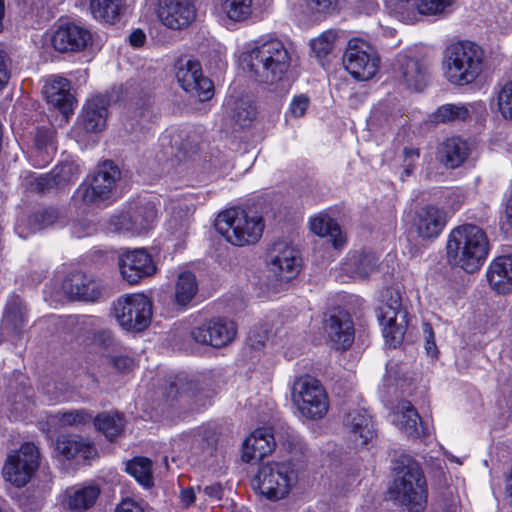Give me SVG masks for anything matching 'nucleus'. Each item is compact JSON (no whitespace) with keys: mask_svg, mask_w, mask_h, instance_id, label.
Masks as SVG:
<instances>
[{"mask_svg":"<svg viewBox=\"0 0 512 512\" xmlns=\"http://www.w3.org/2000/svg\"><path fill=\"white\" fill-rule=\"evenodd\" d=\"M241 59L250 76L259 83L280 82L291 66V54L282 40L264 35L245 45Z\"/></svg>","mask_w":512,"mask_h":512,"instance_id":"f257e3e1","label":"nucleus"},{"mask_svg":"<svg viewBox=\"0 0 512 512\" xmlns=\"http://www.w3.org/2000/svg\"><path fill=\"white\" fill-rule=\"evenodd\" d=\"M446 248L449 261L468 273L480 268L489 249L484 231L472 224L453 229Z\"/></svg>","mask_w":512,"mask_h":512,"instance_id":"f03ea898","label":"nucleus"},{"mask_svg":"<svg viewBox=\"0 0 512 512\" xmlns=\"http://www.w3.org/2000/svg\"><path fill=\"white\" fill-rule=\"evenodd\" d=\"M443 74L453 85L473 83L484 68V51L474 42L458 41L450 44L443 57Z\"/></svg>","mask_w":512,"mask_h":512,"instance_id":"7ed1b4c3","label":"nucleus"},{"mask_svg":"<svg viewBox=\"0 0 512 512\" xmlns=\"http://www.w3.org/2000/svg\"><path fill=\"white\" fill-rule=\"evenodd\" d=\"M392 470L394 480L389 488L391 498L411 511L421 510L427 500V486L419 464L402 456L394 462Z\"/></svg>","mask_w":512,"mask_h":512,"instance_id":"20e7f679","label":"nucleus"},{"mask_svg":"<svg viewBox=\"0 0 512 512\" xmlns=\"http://www.w3.org/2000/svg\"><path fill=\"white\" fill-rule=\"evenodd\" d=\"M215 229L234 246L256 244L264 230L263 218L246 210L231 208L221 212L215 220Z\"/></svg>","mask_w":512,"mask_h":512,"instance_id":"39448f33","label":"nucleus"},{"mask_svg":"<svg viewBox=\"0 0 512 512\" xmlns=\"http://www.w3.org/2000/svg\"><path fill=\"white\" fill-rule=\"evenodd\" d=\"M121 172L112 161L103 162L95 173L88 176L76 189L73 198L80 206H99L109 200L120 179Z\"/></svg>","mask_w":512,"mask_h":512,"instance_id":"423d86ee","label":"nucleus"},{"mask_svg":"<svg viewBox=\"0 0 512 512\" xmlns=\"http://www.w3.org/2000/svg\"><path fill=\"white\" fill-rule=\"evenodd\" d=\"M297 480V470L290 461L268 462L259 467L254 485L261 495L277 501L288 496Z\"/></svg>","mask_w":512,"mask_h":512,"instance_id":"0eeeda50","label":"nucleus"},{"mask_svg":"<svg viewBox=\"0 0 512 512\" xmlns=\"http://www.w3.org/2000/svg\"><path fill=\"white\" fill-rule=\"evenodd\" d=\"M382 303L378 319L383 326L386 343L395 348L400 345L408 326V313L402 307L401 293L393 287L385 288L381 293Z\"/></svg>","mask_w":512,"mask_h":512,"instance_id":"6e6552de","label":"nucleus"},{"mask_svg":"<svg viewBox=\"0 0 512 512\" xmlns=\"http://www.w3.org/2000/svg\"><path fill=\"white\" fill-rule=\"evenodd\" d=\"M291 394L294 404L304 417L315 420L326 415L329 407L328 396L316 378L309 375L297 378Z\"/></svg>","mask_w":512,"mask_h":512,"instance_id":"1a4fd4ad","label":"nucleus"},{"mask_svg":"<svg viewBox=\"0 0 512 512\" xmlns=\"http://www.w3.org/2000/svg\"><path fill=\"white\" fill-rule=\"evenodd\" d=\"M113 315L123 329L140 332L151 322L152 303L144 294L125 295L113 303Z\"/></svg>","mask_w":512,"mask_h":512,"instance_id":"9d476101","label":"nucleus"},{"mask_svg":"<svg viewBox=\"0 0 512 512\" xmlns=\"http://www.w3.org/2000/svg\"><path fill=\"white\" fill-rule=\"evenodd\" d=\"M342 62L346 71L354 79L367 81L376 75L380 59L369 43L354 38L348 42Z\"/></svg>","mask_w":512,"mask_h":512,"instance_id":"9b49d317","label":"nucleus"},{"mask_svg":"<svg viewBox=\"0 0 512 512\" xmlns=\"http://www.w3.org/2000/svg\"><path fill=\"white\" fill-rule=\"evenodd\" d=\"M175 69V76L179 85L191 97L200 102L212 98L214 94L213 83L203 75L199 61L183 57L178 59Z\"/></svg>","mask_w":512,"mask_h":512,"instance_id":"f8f14e48","label":"nucleus"},{"mask_svg":"<svg viewBox=\"0 0 512 512\" xmlns=\"http://www.w3.org/2000/svg\"><path fill=\"white\" fill-rule=\"evenodd\" d=\"M392 74L394 80L406 89L422 91L428 83L430 70L423 58L400 53L392 64Z\"/></svg>","mask_w":512,"mask_h":512,"instance_id":"ddd939ff","label":"nucleus"},{"mask_svg":"<svg viewBox=\"0 0 512 512\" xmlns=\"http://www.w3.org/2000/svg\"><path fill=\"white\" fill-rule=\"evenodd\" d=\"M40 453L33 443H24L8 456L3 468L6 479L17 487L26 485L39 466Z\"/></svg>","mask_w":512,"mask_h":512,"instance_id":"4468645a","label":"nucleus"},{"mask_svg":"<svg viewBox=\"0 0 512 512\" xmlns=\"http://www.w3.org/2000/svg\"><path fill=\"white\" fill-rule=\"evenodd\" d=\"M267 264L278 281L289 282L301 269L299 251L285 241L274 242L267 255Z\"/></svg>","mask_w":512,"mask_h":512,"instance_id":"2eb2a0df","label":"nucleus"},{"mask_svg":"<svg viewBox=\"0 0 512 512\" xmlns=\"http://www.w3.org/2000/svg\"><path fill=\"white\" fill-rule=\"evenodd\" d=\"M236 324L226 318L216 317L195 326L190 331L191 338L198 344L222 348L236 337Z\"/></svg>","mask_w":512,"mask_h":512,"instance_id":"dca6fc26","label":"nucleus"},{"mask_svg":"<svg viewBox=\"0 0 512 512\" xmlns=\"http://www.w3.org/2000/svg\"><path fill=\"white\" fill-rule=\"evenodd\" d=\"M50 43L58 53H78L92 43V34L84 26L63 22L54 27Z\"/></svg>","mask_w":512,"mask_h":512,"instance_id":"f3484780","label":"nucleus"},{"mask_svg":"<svg viewBox=\"0 0 512 512\" xmlns=\"http://www.w3.org/2000/svg\"><path fill=\"white\" fill-rule=\"evenodd\" d=\"M62 289L70 299L85 302L98 301L105 291L101 280L80 270L72 271L64 277Z\"/></svg>","mask_w":512,"mask_h":512,"instance_id":"a211bd4d","label":"nucleus"},{"mask_svg":"<svg viewBox=\"0 0 512 512\" xmlns=\"http://www.w3.org/2000/svg\"><path fill=\"white\" fill-rule=\"evenodd\" d=\"M411 223L422 240L435 239L447 223V213L443 208L427 204L416 209Z\"/></svg>","mask_w":512,"mask_h":512,"instance_id":"6ab92c4d","label":"nucleus"},{"mask_svg":"<svg viewBox=\"0 0 512 512\" xmlns=\"http://www.w3.org/2000/svg\"><path fill=\"white\" fill-rule=\"evenodd\" d=\"M80 175V168L74 162H63L50 173L31 177L29 186L32 191L46 193L53 189H62L73 183Z\"/></svg>","mask_w":512,"mask_h":512,"instance_id":"aec40b11","label":"nucleus"},{"mask_svg":"<svg viewBox=\"0 0 512 512\" xmlns=\"http://www.w3.org/2000/svg\"><path fill=\"white\" fill-rule=\"evenodd\" d=\"M119 269L124 280L136 284L142 278L153 274L156 267L144 249H135L120 255Z\"/></svg>","mask_w":512,"mask_h":512,"instance_id":"412c9836","label":"nucleus"},{"mask_svg":"<svg viewBox=\"0 0 512 512\" xmlns=\"http://www.w3.org/2000/svg\"><path fill=\"white\" fill-rule=\"evenodd\" d=\"M328 339L338 350H345L354 341L355 331L351 316L343 310H334L324 321Z\"/></svg>","mask_w":512,"mask_h":512,"instance_id":"4be33fe9","label":"nucleus"},{"mask_svg":"<svg viewBox=\"0 0 512 512\" xmlns=\"http://www.w3.org/2000/svg\"><path fill=\"white\" fill-rule=\"evenodd\" d=\"M158 17L171 29L187 27L195 18V9L187 0H159Z\"/></svg>","mask_w":512,"mask_h":512,"instance_id":"5701e85b","label":"nucleus"},{"mask_svg":"<svg viewBox=\"0 0 512 512\" xmlns=\"http://www.w3.org/2000/svg\"><path fill=\"white\" fill-rule=\"evenodd\" d=\"M343 422L356 447H363L367 445L375 436L371 418L364 410L353 409L352 411H349Z\"/></svg>","mask_w":512,"mask_h":512,"instance_id":"b1692460","label":"nucleus"},{"mask_svg":"<svg viewBox=\"0 0 512 512\" xmlns=\"http://www.w3.org/2000/svg\"><path fill=\"white\" fill-rule=\"evenodd\" d=\"M109 98L95 96L87 100L82 109V125L87 132H100L106 127Z\"/></svg>","mask_w":512,"mask_h":512,"instance_id":"393cba45","label":"nucleus"},{"mask_svg":"<svg viewBox=\"0 0 512 512\" xmlns=\"http://www.w3.org/2000/svg\"><path fill=\"white\" fill-rule=\"evenodd\" d=\"M487 280L499 294L512 292V255L495 258L487 270Z\"/></svg>","mask_w":512,"mask_h":512,"instance_id":"a878e982","label":"nucleus"},{"mask_svg":"<svg viewBox=\"0 0 512 512\" xmlns=\"http://www.w3.org/2000/svg\"><path fill=\"white\" fill-rule=\"evenodd\" d=\"M275 447L274 437L267 429H257L243 443L242 459L245 462L261 460Z\"/></svg>","mask_w":512,"mask_h":512,"instance_id":"bb28decb","label":"nucleus"},{"mask_svg":"<svg viewBox=\"0 0 512 512\" xmlns=\"http://www.w3.org/2000/svg\"><path fill=\"white\" fill-rule=\"evenodd\" d=\"M468 143L459 137H451L443 141L437 151V157L446 168L454 169L461 166L468 158Z\"/></svg>","mask_w":512,"mask_h":512,"instance_id":"cd10ccee","label":"nucleus"},{"mask_svg":"<svg viewBox=\"0 0 512 512\" xmlns=\"http://www.w3.org/2000/svg\"><path fill=\"white\" fill-rule=\"evenodd\" d=\"M397 425L400 430L411 437L427 436L429 430L421 420L417 410L406 400L399 402L397 406Z\"/></svg>","mask_w":512,"mask_h":512,"instance_id":"c85d7f7f","label":"nucleus"},{"mask_svg":"<svg viewBox=\"0 0 512 512\" xmlns=\"http://www.w3.org/2000/svg\"><path fill=\"white\" fill-rule=\"evenodd\" d=\"M47 102L58 108L64 116L73 110V97L69 92V82L65 78H56L43 88Z\"/></svg>","mask_w":512,"mask_h":512,"instance_id":"c756f323","label":"nucleus"},{"mask_svg":"<svg viewBox=\"0 0 512 512\" xmlns=\"http://www.w3.org/2000/svg\"><path fill=\"white\" fill-rule=\"evenodd\" d=\"M173 393L178 394L180 397H187L194 399L197 406H204L206 399L209 398V391L201 386L198 380L190 379L186 375H179L169 386L168 395Z\"/></svg>","mask_w":512,"mask_h":512,"instance_id":"7c9ffc66","label":"nucleus"},{"mask_svg":"<svg viewBox=\"0 0 512 512\" xmlns=\"http://www.w3.org/2000/svg\"><path fill=\"white\" fill-rule=\"evenodd\" d=\"M378 258L373 253L354 252L349 254L342 265V270L354 278H366L375 271Z\"/></svg>","mask_w":512,"mask_h":512,"instance_id":"2f4dec72","label":"nucleus"},{"mask_svg":"<svg viewBox=\"0 0 512 512\" xmlns=\"http://www.w3.org/2000/svg\"><path fill=\"white\" fill-rule=\"evenodd\" d=\"M57 451L66 459H73L81 456L83 459H90L95 449L91 443L78 436H62L56 442Z\"/></svg>","mask_w":512,"mask_h":512,"instance_id":"473e14b6","label":"nucleus"},{"mask_svg":"<svg viewBox=\"0 0 512 512\" xmlns=\"http://www.w3.org/2000/svg\"><path fill=\"white\" fill-rule=\"evenodd\" d=\"M156 214V208L152 202L139 203L129 212L131 226L127 229L138 234L149 230L156 219Z\"/></svg>","mask_w":512,"mask_h":512,"instance_id":"72a5a7b5","label":"nucleus"},{"mask_svg":"<svg viewBox=\"0 0 512 512\" xmlns=\"http://www.w3.org/2000/svg\"><path fill=\"white\" fill-rule=\"evenodd\" d=\"M311 231L321 237L330 236L333 246L336 249L342 248L346 242L339 226L327 215H319L310 221Z\"/></svg>","mask_w":512,"mask_h":512,"instance_id":"f704fd0d","label":"nucleus"},{"mask_svg":"<svg viewBox=\"0 0 512 512\" xmlns=\"http://www.w3.org/2000/svg\"><path fill=\"white\" fill-rule=\"evenodd\" d=\"M198 291L196 276L190 271L181 272L174 287V301L178 306H187Z\"/></svg>","mask_w":512,"mask_h":512,"instance_id":"c9c22d12","label":"nucleus"},{"mask_svg":"<svg viewBox=\"0 0 512 512\" xmlns=\"http://www.w3.org/2000/svg\"><path fill=\"white\" fill-rule=\"evenodd\" d=\"M100 495L97 485H87L68 493L67 504L71 510L83 512L91 508Z\"/></svg>","mask_w":512,"mask_h":512,"instance_id":"e433bc0d","label":"nucleus"},{"mask_svg":"<svg viewBox=\"0 0 512 512\" xmlns=\"http://www.w3.org/2000/svg\"><path fill=\"white\" fill-rule=\"evenodd\" d=\"M64 223L65 215L59 209L53 207L36 211L27 219V226L31 232L41 231L45 228Z\"/></svg>","mask_w":512,"mask_h":512,"instance_id":"4c0bfd02","label":"nucleus"},{"mask_svg":"<svg viewBox=\"0 0 512 512\" xmlns=\"http://www.w3.org/2000/svg\"><path fill=\"white\" fill-rule=\"evenodd\" d=\"M94 425L107 439L113 441L123 432L125 421L118 412H103L94 418Z\"/></svg>","mask_w":512,"mask_h":512,"instance_id":"58836bf2","label":"nucleus"},{"mask_svg":"<svg viewBox=\"0 0 512 512\" xmlns=\"http://www.w3.org/2000/svg\"><path fill=\"white\" fill-rule=\"evenodd\" d=\"M25 315V308L21 307L20 302L14 300L9 303L1 324V336L5 333L19 334L25 325Z\"/></svg>","mask_w":512,"mask_h":512,"instance_id":"ea45409f","label":"nucleus"},{"mask_svg":"<svg viewBox=\"0 0 512 512\" xmlns=\"http://www.w3.org/2000/svg\"><path fill=\"white\" fill-rule=\"evenodd\" d=\"M230 106V119L240 128L249 127L256 116L255 107L248 100L237 99L234 100Z\"/></svg>","mask_w":512,"mask_h":512,"instance_id":"a19ab883","label":"nucleus"},{"mask_svg":"<svg viewBox=\"0 0 512 512\" xmlns=\"http://www.w3.org/2000/svg\"><path fill=\"white\" fill-rule=\"evenodd\" d=\"M120 0H90V10L95 19L114 23L121 11Z\"/></svg>","mask_w":512,"mask_h":512,"instance_id":"79ce46f5","label":"nucleus"},{"mask_svg":"<svg viewBox=\"0 0 512 512\" xmlns=\"http://www.w3.org/2000/svg\"><path fill=\"white\" fill-rule=\"evenodd\" d=\"M253 0H220V6L227 18L233 22H243L252 15Z\"/></svg>","mask_w":512,"mask_h":512,"instance_id":"37998d69","label":"nucleus"},{"mask_svg":"<svg viewBox=\"0 0 512 512\" xmlns=\"http://www.w3.org/2000/svg\"><path fill=\"white\" fill-rule=\"evenodd\" d=\"M469 116V108L465 104H444L431 115V119L435 123H447L465 120Z\"/></svg>","mask_w":512,"mask_h":512,"instance_id":"c03bdc74","label":"nucleus"},{"mask_svg":"<svg viewBox=\"0 0 512 512\" xmlns=\"http://www.w3.org/2000/svg\"><path fill=\"white\" fill-rule=\"evenodd\" d=\"M126 470L145 487L153 485L152 463L148 458L137 457L127 464Z\"/></svg>","mask_w":512,"mask_h":512,"instance_id":"a18cd8bd","label":"nucleus"},{"mask_svg":"<svg viewBox=\"0 0 512 512\" xmlns=\"http://www.w3.org/2000/svg\"><path fill=\"white\" fill-rule=\"evenodd\" d=\"M456 0H416V10L421 15L441 16L449 12Z\"/></svg>","mask_w":512,"mask_h":512,"instance_id":"49530a36","label":"nucleus"},{"mask_svg":"<svg viewBox=\"0 0 512 512\" xmlns=\"http://www.w3.org/2000/svg\"><path fill=\"white\" fill-rule=\"evenodd\" d=\"M336 38L337 32L335 30H327L317 38L311 40V49L318 58L325 57L332 51Z\"/></svg>","mask_w":512,"mask_h":512,"instance_id":"de8ad7c7","label":"nucleus"},{"mask_svg":"<svg viewBox=\"0 0 512 512\" xmlns=\"http://www.w3.org/2000/svg\"><path fill=\"white\" fill-rule=\"evenodd\" d=\"M497 106L501 116L512 121V80L506 81L497 92Z\"/></svg>","mask_w":512,"mask_h":512,"instance_id":"09e8293b","label":"nucleus"},{"mask_svg":"<svg viewBox=\"0 0 512 512\" xmlns=\"http://www.w3.org/2000/svg\"><path fill=\"white\" fill-rule=\"evenodd\" d=\"M61 426H78L89 422L92 414L85 409L58 412L55 416Z\"/></svg>","mask_w":512,"mask_h":512,"instance_id":"8fccbe9b","label":"nucleus"},{"mask_svg":"<svg viewBox=\"0 0 512 512\" xmlns=\"http://www.w3.org/2000/svg\"><path fill=\"white\" fill-rule=\"evenodd\" d=\"M109 364L119 373L127 374L135 367V361L128 355H113L108 357Z\"/></svg>","mask_w":512,"mask_h":512,"instance_id":"3c124183","label":"nucleus"},{"mask_svg":"<svg viewBox=\"0 0 512 512\" xmlns=\"http://www.w3.org/2000/svg\"><path fill=\"white\" fill-rule=\"evenodd\" d=\"M95 230L94 224L87 219L75 220L71 224V233L77 238L90 236Z\"/></svg>","mask_w":512,"mask_h":512,"instance_id":"603ef678","label":"nucleus"},{"mask_svg":"<svg viewBox=\"0 0 512 512\" xmlns=\"http://www.w3.org/2000/svg\"><path fill=\"white\" fill-rule=\"evenodd\" d=\"M309 103L310 100L306 95L300 94L298 96H295L290 103V114L295 118L302 117L305 114L307 108L309 107Z\"/></svg>","mask_w":512,"mask_h":512,"instance_id":"864d4df0","label":"nucleus"},{"mask_svg":"<svg viewBox=\"0 0 512 512\" xmlns=\"http://www.w3.org/2000/svg\"><path fill=\"white\" fill-rule=\"evenodd\" d=\"M92 342L103 349H108L114 343V335L109 329H99L93 333Z\"/></svg>","mask_w":512,"mask_h":512,"instance_id":"5fc2aeb1","label":"nucleus"},{"mask_svg":"<svg viewBox=\"0 0 512 512\" xmlns=\"http://www.w3.org/2000/svg\"><path fill=\"white\" fill-rule=\"evenodd\" d=\"M197 490L198 492H203V494L212 502L220 501L224 494L223 486L218 482L206 485L203 489L198 486Z\"/></svg>","mask_w":512,"mask_h":512,"instance_id":"6e6d98bb","label":"nucleus"},{"mask_svg":"<svg viewBox=\"0 0 512 512\" xmlns=\"http://www.w3.org/2000/svg\"><path fill=\"white\" fill-rule=\"evenodd\" d=\"M10 58L7 53L0 49V89H2L10 78Z\"/></svg>","mask_w":512,"mask_h":512,"instance_id":"4d7b16f0","label":"nucleus"},{"mask_svg":"<svg viewBox=\"0 0 512 512\" xmlns=\"http://www.w3.org/2000/svg\"><path fill=\"white\" fill-rule=\"evenodd\" d=\"M403 155H404V165H405L404 173L406 176H409L414 169L415 162L419 158V150L415 149V148L405 147L403 150Z\"/></svg>","mask_w":512,"mask_h":512,"instance_id":"13d9d810","label":"nucleus"},{"mask_svg":"<svg viewBox=\"0 0 512 512\" xmlns=\"http://www.w3.org/2000/svg\"><path fill=\"white\" fill-rule=\"evenodd\" d=\"M423 330L426 338L425 350L428 355L434 357L437 355L438 350L434 341V332L432 327L430 324H424Z\"/></svg>","mask_w":512,"mask_h":512,"instance_id":"bf43d9fd","label":"nucleus"},{"mask_svg":"<svg viewBox=\"0 0 512 512\" xmlns=\"http://www.w3.org/2000/svg\"><path fill=\"white\" fill-rule=\"evenodd\" d=\"M115 512H144V508L137 501L126 498L116 506Z\"/></svg>","mask_w":512,"mask_h":512,"instance_id":"052dcab7","label":"nucleus"},{"mask_svg":"<svg viewBox=\"0 0 512 512\" xmlns=\"http://www.w3.org/2000/svg\"><path fill=\"white\" fill-rule=\"evenodd\" d=\"M312 9L317 12H329L336 6L337 0H307Z\"/></svg>","mask_w":512,"mask_h":512,"instance_id":"680f3d73","label":"nucleus"},{"mask_svg":"<svg viewBox=\"0 0 512 512\" xmlns=\"http://www.w3.org/2000/svg\"><path fill=\"white\" fill-rule=\"evenodd\" d=\"M179 498L183 507H189L196 500V492L193 487L182 489Z\"/></svg>","mask_w":512,"mask_h":512,"instance_id":"e2e57ef3","label":"nucleus"},{"mask_svg":"<svg viewBox=\"0 0 512 512\" xmlns=\"http://www.w3.org/2000/svg\"><path fill=\"white\" fill-rule=\"evenodd\" d=\"M146 40V35L141 29H135L129 36V42L134 47H141Z\"/></svg>","mask_w":512,"mask_h":512,"instance_id":"0e129e2a","label":"nucleus"},{"mask_svg":"<svg viewBox=\"0 0 512 512\" xmlns=\"http://www.w3.org/2000/svg\"><path fill=\"white\" fill-rule=\"evenodd\" d=\"M357 8L362 13L371 14L376 9L375 0H358Z\"/></svg>","mask_w":512,"mask_h":512,"instance_id":"69168bd1","label":"nucleus"},{"mask_svg":"<svg viewBox=\"0 0 512 512\" xmlns=\"http://www.w3.org/2000/svg\"><path fill=\"white\" fill-rule=\"evenodd\" d=\"M505 499L507 500L508 504L512 506V469L506 476L505 480Z\"/></svg>","mask_w":512,"mask_h":512,"instance_id":"338daca9","label":"nucleus"},{"mask_svg":"<svg viewBox=\"0 0 512 512\" xmlns=\"http://www.w3.org/2000/svg\"><path fill=\"white\" fill-rule=\"evenodd\" d=\"M505 219H506L507 224L510 227H512V196L506 202Z\"/></svg>","mask_w":512,"mask_h":512,"instance_id":"774afa93","label":"nucleus"}]
</instances>
